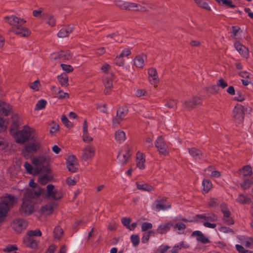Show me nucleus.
<instances>
[{"mask_svg": "<svg viewBox=\"0 0 253 253\" xmlns=\"http://www.w3.org/2000/svg\"><path fill=\"white\" fill-rule=\"evenodd\" d=\"M40 189L25 190L22 198V203L19 211L21 215L27 216L32 214L37 210L36 203L34 201L40 196Z\"/></svg>", "mask_w": 253, "mask_h": 253, "instance_id": "nucleus-1", "label": "nucleus"}, {"mask_svg": "<svg viewBox=\"0 0 253 253\" xmlns=\"http://www.w3.org/2000/svg\"><path fill=\"white\" fill-rule=\"evenodd\" d=\"M16 198L11 195H7L3 197L0 202V222L5 219L7 212L14 205Z\"/></svg>", "mask_w": 253, "mask_h": 253, "instance_id": "nucleus-2", "label": "nucleus"}, {"mask_svg": "<svg viewBox=\"0 0 253 253\" xmlns=\"http://www.w3.org/2000/svg\"><path fill=\"white\" fill-rule=\"evenodd\" d=\"M31 128L27 126L23 127L21 130L17 131L12 136L18 143L23 144L27 142L31 136Z\"/></svg>", "mask_w": 253, "mask_h": 253, "instance_id": "nucleus-3", "label": "nucleus"}, {"mask_svg": "<svg viewBox=\"0 0 253 253\" xmlns=\"http://www.w3.org/2000/svg\"><path fill=\"white\" fill-rule=\"evenodd\" d=\"M31 140L33 142L27 143L24 146L23 153L25 156L35 153L41 148V143L37 137L33 136L31 137Z\"/></svg>", "mask_w": 253, "mask_h": 253, "instance_id": "nucleus-4", "label": "nucleus"}, {"mask_svg": "<svg viewBox=\"0 0 253 253\" xmlns=\"http://www.w3.org/2000/svg\"><path fill=\"white\" fill-rule=\"evenodd\" d=\"M63 196V193L61 189H55L52 184H48L46 186V190L44 195L47 199H53L54 201L61 199Z\"/></svg>", "mask_w": 253, "mask_h": 253, "instance_id": "nucleus-5", "label": "nucleus"}, {"mask_svg": "<svg viewBox=\"0 0 253 253\" xmlns=\"http://www.w3.org/2000/svg\"><path fill=\"white\" fill-rule=\"evenodd\" d=\"M48 162V159L46 157L40 155L32 159V163L36 167L34 169V174H39L43 169V165Z\"/></svg>", "mask_w": 253, "mask_h": 253, "instance_id": "nucleus-6", "label": "nucleus"}, {"mask_svg": "<svg viewBox=\"0 0 253 253\" xmlns=\"http://www.w3.org/2000/svg\"><path fill=\"white\" fill-rule=\"evenodd\" d=\"M95 154V148L92 145H86L82 150L81 159L83 161H90Z\"/></svg>", "mask_w": 253, "mask_h": 253, "instance_id": "nucleus-7", "label": "nucleus"}, {"mask_svg": "<svg viewBox=\"0 0 253 253\" xmlns=\"http://www.w3.org/2000/svg\"><path fill=\"white\" fill-rule=\"evenodd\" d=\"M155 144L160 154L164 156H167L169 155V152L167 150L168 145L162 136L158 137L155 141Z\"/></svg>", "mask_w": 253, "mask_h": 253, "instance_id": "nucleus-8", "label": "nucleus"}, {"mask_svg": "<svg viewBox=\"0 0 253 253\" xmlns=\"http://www.w3.org/2000/svg\"><path fill=\"white\" fill-rule=\"evenodd\" d=\"M4 19L9 25L12 26L11 28L22 26L26 23V21L24 19L18 17L14 15L5 16Z\"/></svg>", "mask_w": 253, "mask_h": 253, "instance_id": "nucleus-9", "label": "nucleus"}, {"mask_svg": "<svg viewBox=\"0 0 253 253\" xmlns=\"http://www.w3.org/2000/svg\"><path fill=\"white\" fill-rule=\"evenodd\" d=\"M201 99L197 96L185 100L183 102V107L188 110H191L196 108V106L201 104Z\"/></svg>", "mask_w": 253, "mask_h": 253, "instance_id": "nucleus-10", "label": "nucleus"}, {"mask_svg": "<svg viewBox=\"0 0 253 253\" xmlns=\"http://www.w3.org/2000/svg\"><path fill=\"white\" fill-rule=\"evenodd\" d=\"M11 226L17 233H20L25 229L28 226V222L24 219L18 218L13 221Z\"/></svg>", "mask_w": 253, "mask_h": 253, "instance_id": "nucleus-11", "label": "nucleus"}, {"mask_svg": "<svg viewBox=\"0 0 253 253\" xmlns=\"http://www.w3.org/2000/svg\"><path fill=\"white\" fill-rule=\"evenodd\" d=\"M130 157V149L127 147L124 152L122 150L119 151L117 156V160L120 164L125 165L127 163Z\"/></svg>", "mask_w": 253, "mask_h": 253, "instance_id": "nucleus-12", "label": "nucleus"}, {"mask_svg": "<svg viewBox=\"0 0 253 253\" xmlns=\"http://www.w3.org/2000/svg\"><path fill=\"white\" fill-rule=\"evenodd\" d=\"M66 164L69 171L76 172L77 171L78 164L77 159L75 156H69L66 160Z\"/></svg>", "mask_w": 253, "mask_h": 253, "instance_id": "nucleus-13", "label": "nucleus"}, {"mask_svg": "<svg viewBox=\"0 0 253 253\" xmlns=\"http://www.w3.org/2000/svg\"><path fill=\"white\" fill-rule=\"evenodd\" d=\"M11 31L19 37L24 38L29 37L31 34L29 29L22 27V26H19L14 28H11Z\"/></svg>", "mask_w": 253, "mask_h": 253, "instance_id": "nucleus-14", "label": "nucleus"}, {"mask_svg": "<svg viewBox=\"0 0 253 253\" xmlns=\"http://www.w3.org/2000/svg\"><path fill=\"white\" fill-rule=\"evenodd\" d=\"M244 107L240 104L235 106L233 110V117L239 122H242L244 118Z\"/></svg>", "mask_w": 253, "mask_h": 253, "instance_id": "nucleus-15", "label": "nucleus"}, {"mask_svg": "<svg viewBox=\"0 0 253 253\" xmlns=\"http://www.w3.org/2000/svg\"><path fill=\"white\" fill-rule=\"evenodd\" d=\"M58 203L55 201H51L49 203L42 206L41 211L42 213L50 214L53 212V209L57 207Z\"/></svg>", "mask_w": 253, "mask_h": 253, "instance_id": "nucleus-16", "label": "nucleus"}, {"mask_svg": "<svg viewBox=\"0 0 253 253\" xmlns=\"http://www.w3.org/2000/svg\"><path fill=\"white\" fill-rule=\"evenodd\" d=\"M127 110L124 108L119 109L117 112L116 117L113 120V126H115L120 124L124 119Z\"/></svg>", "mask_w": 253, "mask_h": 253, "instance_id": "nucleus-17", "label": "nucleus"}, {"mask_svg": "<svg viewBox=\"0 0 253 253\" xmlns=\"http://www.w3.org/2000/svg\"><path fill=\"white\" fill-rule=\"evenodd\" d=\"M234 46L243 57L247 58L249 57L248 49L239 42H235L234 43Z\"/></svg>", "mask_w": 253, "mask_h": 253, "instance_id": "nucleus-18", "label": "nucleus"}, {"mask_svg": "<svg viewBox=\"0 0 253 253\" xmlns=\"http://www.w3.org/2000/svg\"><path fill=\"white\" fill-rule=\"evenodd\" d=\"M126 10L137 11L141 12H145L146 8L141 5L135 2H126Z\"/></svg>", "mask_w": 253, "mask_h": 253, "instance_id": "nucleus-19", "label": "nucleus"}, {"mask_svg": "<svg viewBox=\"0 0 253 253\" xmlns=\"http://www.w3.org/2000/svg\"><path fill=\"white\" fill-rule=\"evenodd\" d=\"M145 155L141 152H137L136 157V167L140 169H144L145 168Z\"/></svg>", "mask_w": 253, "mask_h": 253, "instance_id": "nucleus-20", "label": "nucleus"}, {"mask_svg": "<svg viewBox=\"0 0 253 253\" xmlns=\"http://www.w3.org/2000/svg\"><path fill=\"white\" fill-rule=\"evenodd\" d=\"M191 236L195 237L196 240L202 244H207L210 242V240L208 237H206L200 231H195L192 232Z\"/></svg>", "mask_w": 253, "mask_h": 253, "instance_id": "nucleus-21", "label": "nucleus"}, {"mask_svg": "<svg viewBox=\"0 0 253 253\" xmlns=\"http://www.w3.org/2000/svg\"><path fill=\"white\" fill-rule=\"evenodd\" d=\"M24 243L27 247L36 249L38 247V242L33 237L26 236L24 238Z\"/></svg>", "mask_w": 253, "mask_h": 253, "instance_id": "nucleus-22", "label": "nucleus"}, {"mask_svg": "<svg viewBox=\"0 0 253 253\" xmlns=\"http://www.w3.org/2000/svg\"><path fill=\"white\" fill-rule=\"evenodd\" d=\"M12 109L11 106L3 101H0V114L8 116Z\"/></svg>", "mask_w": 253, "mask_h": 253, "instance_id": "nucleus-23", "label": "nucleus"}, {"mask_svg": "<svg viewBox=\"0 0 253 253\" xmlns=\"http://www.w3.org/2000/svg\"><path fill=\"white\" fill-rule=\"evenodd\" d=\"M71 53L69 50H61L56 54L54 59V60L61 59L63 60H69L71 59Z\"/></svg>", "mask_w": 253, "mask_h": 253, "instance_id": "nucleus-24", "label": "nucleus"}, {"mask_svg": "<svg viewBox=\"0 0 253 253\" xmlns=\"http://www.w3.org/2000/svg\"><path fill=\"white\" fill-rule=\"evenodd\" d=\"M114 75L112 73H108L103 77V84L106 88H111L113 87V79Z\"/></svg>", "mask_w": 253, "mask_h": 253, "instance_id": "nucleus-25", "label": "nucleus"}, {"mask_svg": "<svg viewBox=\"0 0 253 253\" xmlns=\"http://www.w3.org/2000/svg\"><path fill=\"white\" fill-rule=\"evenodd\" d=\"M146 59V56L144 54L137 55L133 59L134 65L139 68H143L144 61Z\"/></svg>", "mask_w": 253, "mask_h": 253, "instance_id": "nucleus-26", "label": "nucleus"}, {"mask_svg": "<svg viewBox=\"0 0 253 253\" xmlns=\"http://www.w3.org/2000/svg\"><path fill=\"white\" fill-rule=\"evenodd\" d=\"M172 226L173 224L171 222H169L166 224H162L158 227L157 230V232L160 234H165L169 230Z\"/></svg>", "mask_w": 253, "mask_h": 253, "instance_id": "nucleus-27", "label": "nucleus"}, {"mask_svg": "<svg viewBox=\"0 0 253 253\" xmlns=\"http://www.w3.org/2000/svg\"><path fill=\"white\" fill-rule=\"evenodd\" d=\"M188 151L190 155L195 160H200L203 156L202 151L196 148H189Z\"/></svg>", "mask_w": 253, "mask_h": 253, "instance_id": "nucleus-28", "label": "nucleus"}, {"mask_svg": "<svg viewBox=\"0 0 253 253\" xmlns=\"http://www.w3.org/2000/svg\"><path fill=\"white\" fill-rule=\"evenodd\" d=\"M148 75L150 77H152V80H150L152 84H155L159 81V78L157 70L155 68H151L148 70Z\"/></svg>", "mask_w": 253, "mask_h": 253, "instance_id": "nucleus-29", "label": "nucleus"}, {"mask_svg": "<svg viewBox=\"0 0 253 253\" xmlns=\"http://www.w3.org/2000/svg\"><path fill=\"white\" fill-rule=\"evenodd\" d=\"M57 79L62 86L66 87L69 85L68 77L66 74L63 73L58 76Z\"/></svg>", "mask_w": 253, "mask_h": 253, "instance_id": "nucleus-30", "label": "nucleus"}, {"mask_svg": "<svg viewBox=\"0 0 253 253\" xmlns=\"http://www.w3.org/2000/svg\"><path fill=\"white\" fill-rule=\"evenodd\" d=\"M115 140L120 143L124 142L126 139L125 132L121 130H118L115 133Z\"/></svg>", "mask_w": 253, "mask_h": 253, "instance_id": "nucleus-31", "label": "nucleus"}, {"mask_svg": "<svg viewBox=\"0 0 253 253\" xmlns=\"http://www.w3.org/2000/svg\"><path fill=\"white\" fill-rule=\"evenodd\" d=\"M53 233L54 239L60 240L62 237L63 230L60 226H57L54 229Z\"/></svg>", "mask_w": 253, "mask_h": 253, "instance_id": "nucleus-32", "label": "nucleus"}, {"mask_svg": "<svg viewBox=\"0 0 253 253\" xmlns=\"http://www.w3.org/2000/svg\"><path fill=\"white\" fill-rule=\"evenodd\" d=\"M52 89L53 91H58L57 97L59 99H62L64 98H69V94L67 92H64L60 88H56L55 86L52 87Z\"/></svg>", "mask_w": 253, "mask_h": 253, "instance_id": "nucleus-33", "label": "nucleus"}, {"mask_svg": "<svg viewBox=\"0 0 253 253\" xmlns=\"http://www.w3.org/2000/svg\"><path fill=\"white\" fill-rule=\"evenodd\" d=\"M72 32V28L70 27H66L62 28L58 33V36L59 38H65L68 37Z\"/></svg>", "mask_w": 253, "mask_h": 253, "instance_id": "nucleus-34", "label": "nucleus"}, {"mask_svg": "<svg viewBox=\"0 0 253 253\" xmlns=\"http://www.w3.org/2000/svg\"><path fill=\"white\" fill-rule=\"evenodd\" d=\"M137 188L139 190L146 191H151L154 190V188L153 186L147 184V183H143L139 184L138 182L136 183Z\"/></svg>", "mask_w": 253, "mask_h": 253, "instance_id": "nucleus-35", "label": "nucleus"}, {"mask_svg": "<svg viewBox=\"0 0 253 253\" xmlns=\"http://www.w3.org/2000/svg\"><path fill=\"white\" fill-rule=\"evenodd\" d=\"M19 128V124L18 123L16 117H14V119L12 121L11 127L9 129V132L11 135H14L17 132V129Z\"/></svg>", "mask_w": 253, "mask_h": 253, "instance_id": "nucleus-36", "label": "nucleus"}, {"mask_svg": "<svg viewBox=\"0 0 253 253\" xmlns=\"http://www.w3.org/2000/svg\"><path fill=\"white\" fill-rule=\"evenodd\" d=\"M236 201L241 204H247L251 203V199L244 194H240L236 199Z\"/></svg>", "mask_w": 253, "mask_h": 253, "instance_id": "nucleus-37", "label": "nucleus"}, {"mask_svg": "<svg viewBox=\"0 0 253 253\" xmlns=\"http://www.w3.org/2000/svg\"><path fill=\"white\" fill-rule=\"evenodd\" d=\"M202 185L203 186V190L206 192L208 193L212 188V184L211 181L208 179H204L202 182Z\"/></svg>", "mask_w": 253, "mask_h": 253, "instance_id": "nucleus-38", "label": "nucleus"}, {"mask_svg": "<svg viewBox=\"0 0 253 253\" xmlns=\"http://www.w3.org/2000/svg\"><path fill=\"white\" fill-rule=\"evenodd\" d=\"M52 176L48 174H43L40 176L38 180L42 185L46 184L48 182L50 181L52 179Z\"/></svg>", "mask_w": 253, "mask_h": 253, "instance_id": "nucleus-39", "label": "nucleus"}, {"mask_svg": "<svg viewBox=\"0 0 253 253\" xmlns=\"http://www.w3.org/2000/svg\"><path fill=\"white\" fill-rule=\"evenodd\" d=\"M240 170L245 176L251 175L252 172V168L249 165L243 167Z\"/></svg>", "mask_w": 253, "mask_h": 253, "instance_id": "nucleus-40", "label": "nucleus"}, {"mask_svg": "<svg viewBox=\"0 0 253 253\" xmlns=\"http://www.w3.org/2000/svg\"><path fill=\"white\" fill-rule=\"evenodd\" d=\"M196 3L201 7L208 10H211V8L205 0H194Z\"/></svg>", "mask_w": 253, "mask_h": 253, "instance_id": "nucleus-41", "label": "nucleus"}, {"mask_svg": "<svg viewBox=\"0 0 253 253\" xmlns=\"http://www.w3.org/2000/svg\"><path fill=\"white\" fill-rule=\"evenodd\" d=\"M29 186L31 187V188H27L26 190H36L38 189H40V195L43 193V189L41 187L37 186V184L33 180H30L29 182Z\"/></svg>", "mask_w": 253, "mask_h": 253, "instance_id": "nucleus-42", "label": "nucleus"}, {"mask_svg": "<svg viewBox=\"0 0 253 253\" xmlns=\"http://www.w3.org/2000/svg\"><path fill=\"white\" fill-rule=\"evenodd\" d=\"M46 101L44 99H41L36 104L35 110H40L45 108L46 105Z\"/></svg>", "mask_w": 253, "mask_h": 253, "instance_id": "nucleus-43", "label": "nucleus"}, {"mask_svg": "<svg viewBox=\"0 0 253 253\" xmlns=\"http://www.w3.org/2000/svg\"><path fill=\"white\" fill-rule=\"evenodd\" d=\"M26 235L33 237V238H34V237H40L42 235V232L39 229L29 230L28 231Z\"/></svg>", "mask_w": 253, "mask_h": 253, "instance_id": "nucleus-44", "label": "nucleus"}, {"mask_svg": "<svg viewBox=\"0 0 253 253\" xmlns=\"http://www.w3.org/2000/svg\"><path fill=\"white\" fill-rule=\"evenodd\" d=\"M115 64L119 67H123L125 63V60L121 56L117 55L115 58Z\"/></svg>", "mask_w": 253, "mask_h": 253, "instance_id": "nucleus-45", "label": "nucleus"}, {"mask_svg": "<svg viewBox=\"0 0 253 253\" xmlns=\"http://www.w3.org/2000/svg\"><path fill=\"white\" fill-rule=\"evenodd\" d=\"M221 210L223 214V216H228L229 215L231 214L230 211L228 210L227 205L224 204H221L220 205Z\"/></svg>", "mask_w": 253, "mask_h": 253, "instance_id": "nucleus-46", "label": "nucleus"}, {"mask_svg": "<svg viewBox=\"0 0 253 253\" xmlns=\"http://www.w3.org/2000/svg\"><path fill=\"white\" fill-rule=\"evenodd\" d=\"M29 86L32 89L38 91L41 86L40 81L39 80L35 81L34 82L30 84Z\"/></svg>", "mask_w": 253, "mask_h": 253, "instance_id": "nucleus-47", "label": "nucleus"}, {"mask_svg": "<svg viewBox=\"0 0 253 253\" xmlns=\"http://www.w3.org/2000/svg\"><path fill=\"white\" fill-rule=\"evenodd\" d=\"M177 101L174 99H169L167 100L165 106L170 108H174L176 107Z\"/></svg>", "mask_w": 253, "mask_h": 253, "instance_id": "nucleus-48", "label": "nucleus"}, {"mask_svg": "<svg viewBox=\"0 0 253 253\" xmlns=\"http://www.w3.org/2000/svg\"><path fill=\"white\" fill-rule=\"evenodd\" d=\"M114 1L116 6L119 7L122 9L125 10L127 2H125L123 0H115Z\"/></svg>", "mask_w": 253, "mask_h": 253, "instance_id": "nucleus-49", "label": "nucleus"}, {"mask_svg": "<svg viewBox=\"0 0 253 253\" xmlns=\"http://www.w3.org/2000/svg\"><path fill=\"white\" fill-rule=\"evenodd\" d=\"M83 140L85 143H90L93 141V138L91 137L88 132L84 133L82 136Z\"/></svg>", "mask_w": 253, "mask_h": 253, "instance_id": "nucleus-50", "label": "nucleus"}, {"mask_svg": "<svg viewBox=\"0 0 253 253\" xmlns=\"http://www.w3.org/2000/svg\"><path fill=\"white\" fill-rule=\"evenodd\" d=\"M61 67H62L63 70H64V71L68 73H71L74 71L73 67L70 65L61 64Z\"/></svg>", "mask_w": 253, "mask_h": 253, "instance_id": "nucleus-51", "label": "nucleus"}, {"mask_svg": "<svg viewBox=\"0 0 253 253\" xmlns=\"http://www.w3.org/2000/svg\"><path fill=\"white\" fill-rule=\"evenodd\" d=\"M216 85L218 87H220L223 89L228 86L227 82L222 78H220L217 81Z\"/></svg>", "mask_w": 253, "mask_h": 253, "instance_id": "nucleus-52", "label": "nucleus"}, {"mask_svg": "<svg viewBox=\"0 0 253 253\" xmlns=\"http://www.w3.org/2000/svg\"><path fill=\"white\" fill-rule=\"evenodd\" d=\"M61 120L62 123L65 125L68 128H70L72 126V123L69 121L67 117L65 115L62 116Z\"/></svg>", "mask_w": 253, "mask_h": 253, "instance_id": "nucleus-53", "label": "nucleus"}, {"mask_svg": "<svg viewBox=\"0 0 253 253\" xmlns=\"http://www.w3.org/2000/svg\"><path fill=\"white\" fill-rule=\"evenodd\" d=\"M219 204V201L216 198H211L208 205L209 207L211 208H214L217 206Z\"/></svg>", "mask_w": 253, "mask_h": 253, "instance_id": "nucleus-54", "label": "nucleus"}, {"mask_svg": "<svg viewBox=\"0 0 253 253\" xmlns=\"http://www.w3.org/2000/svg\"><path fill=\"white\" fill-rule=\"evenodd\" d=\"M252 183L253 182H252V180H251L249 179H246L244 180V181L241 185V186L244 189H248L252 185Z\"/></svg>", "mask_w": 253, "mask_h": 253, "instance_id": "nucleus-55", "label": "nucleus"}, {"mask_svg": "<svg viewBox=\"0 0 253 253\" xmlns=\"http://www.w3.org/2000/svg\"><path fill=\"white\" fill-rule=\"evenodd\" d=\"M131 241L134 246H137L139 243V238L137 235H132L130 237Z\"/></svg>", "mask_w": 253, "mask_h": 253, "instance_id": "nucleus-56", "label": "nucleus"}, {"mask_svg": "<svg viewBox=\"0 0 253 253\" xmlns=\"http://www.w3.org/2000/svg\"><path fill=\"white\" fill-rule=\"evenodd\" d=\"M24 166L28 173L34 174V169L32 166L28 162H26L24 163Z\"/></svg>", "mask_w": 253, "mask_h": 253, "instance_id": "nucleus-57", "label": "nucleus"}, {"mask_svg": "<svg viewBox=\"0 0 253 253\" xmlns=\"http://www.w3.org/2000/svg\"><path fill=\"white\" fill-rule=\"evenodd\" d=\"M157 203L156 205V208L157 210H165L167 209H169L170 208V205H169L167 206H165L164 205H162L160 203V201H157Z\"/></svg>", "mask_w": 253, "mask_h": 253, "instance_id": "nucleus-58", "label": "nucleus"}, {"mask_svg": "<svg viewBox=\"0 0 253 253\" xmlns=\"http://www.w3.org/2000/svg\"><path fill=\"white\" fill-rule=\"evenodd\" d=\"M131 219L129 217H123L122 218V223L127 228H129V224Z\"/></svg>", "mask_w": 253, "mask_h": 253, "instance_id": "nucleus-59", "label": "nucleus"}, {"mask_svg": "<svg viewBox=\"0 0 253 253\" xmlns=\"http://www.w3.org/2000/svg\"><path fill=\"white\" fill-rule=\"evenodd\" d=\"M217 85H212L208 87L210 92L212 94H215L218 92L219 89Z\"/></svg>", "mask_w": 253, "mask_h": 253, "instance_id": "nucleus-60", "label": "nucleus"}, {"mask_svg": "<svg viewBox=\"0 0 253 253\" xmlns=\"http://www.w3.org/2000/svg\"><path fill=\"white\" fill-rule=\"evenodd\" d=\"M173 227L175 230H184L186 228V225L182 222H178L174 225Z\"/></svg>", "mask_w": 253, "mask_h": 253, "instance_id": "nucleus-61", "label": "nucleus"}, {"mask_svg": "<svg viewBox=\"0 0 253 253\" xmlns=\"http://www.w3.org/2000/svg\"><path fill=\"white\" fill-rule=\"evenodd\" d=\"M223 220L225 224L228 225H232L234 223V220L232 217H230V215H229L228 216H223Z\"/></svg>", "mask_w": 253, "mask_h": 253, "instance_id": "nucleus-62", "label": "nucleus"}, {"mask_svg": "<svg viewBox=\"0 0 253 253\" xmlns=\"http://www.w3.org/2000/svg\"><path fill=\"white\" fill-rule=\"evenodd\" d=\"M152 228V224L149 222H144L141 225V229L142 231H145L148 229H151Z\"/></svg>", "mask_w": 253, "mask_h": 253, "instance_id": "nucleus-63", "label": "nucleus"}, {"mask_svg": "<svg viewBox=\"0 0 253 253\" xmlns=\"http://www.w3.org/2000/svg\"><path fill=\"white\" fill-rule=\"evenodd\" d=\"M76 183V180L74 177H69L66 179V183L68 185H75Z\"/></svg>", "mask_w": 253, "mask_h": 253, "instance_id": "nucleus-64", "label": "nucleus"}]
</instances>
